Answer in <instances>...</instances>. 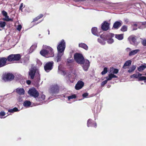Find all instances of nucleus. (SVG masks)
Segmentation results:
<instances>
[{
	"mask_svg": "<svg viewBox=\"0 0 146 146\" xmlns=\"http://www.w3.org/2000/svg\"><path fill=\"white\" fill-rule=\"evenodd\" d=\"M65 47V42L64 40H62L57 46L58 54L55 58V60L57 62H58L61 61V57L64 54Z\"/></svg>",
	"mask_w": 146,
	"mask_h": 146,
	"instance_id": "obj_1",
	"label": "nucleus"
},
{
	"mask_svg": "<svg viewBox=\"0 0 146 146\" xmlns=\"http://www.w3.org/2000/svg\"><path fill=\"white\" fill-rule=\"evenodd\" d=\"M43 49L40 51V54L46 58L53 57L54 56L52 49L50 47L43 45Z\"/></svg>",
	"mask_w": 146,
	"mask_h": 146,
	"instance_id": "obj_2",
	"label": "nucleus"
},
{
	"mask_svg": "<svg viewBox=\"0 0 146 146\" xmlns=\"http://www.w3.org/2000/svg\"><path fill=\"white\" fill-rule=\"evenodd\" d=\"M74 59L76 62L79 64H81L85 60L82 54L76 53L74 56Z\"/></svg>",
	"mask_w": 146,
	"mask_h": 146,
	"instance_id": "obj_3",
	"label": "nucleus"
},
{
	"mask_svg": "<svg viewBox=\"0 0 146 146\" xmlns=\"http://www.w3.org/2000/svg\"><path fill=\"white\" fill-rule=\"evenodd\" d=\"M20 58L21 55L19 54H11L8 57L7 60L9 61L18 60H20Z\"/></svg>",
	"mask_w": 146,
	"mask_h": 146,
	"instance_id": "obj_4",
	"label": "nucleus"
},
{
	"mask_svg": "<svg viewBox=\"0 0 146 146\" xmlns=\"http://www.w3.org/2000/svg\"><path fill=\"white\" fill-rule=\"evenodd\" d=\"M39 70L38 69L35 67L32 68L29 70V75L30 76L31 79H33L35 75V73L38 74L39 75Z\"/></svg>",
	"mask_w": 146,
	"mask_h": 146,
	"instance_id": "obj_5",
	"label": "nucleus"
},
{
	"mask_svg": "<svg viewBox=\"0 0 146 146\" xmlns=\"http://www.w3.org/2000/svg\"><path fill=\"white\" fill-rule=\"evenodd\" d=\"M2 78L5 81H7L13 80L14 78V76L12 74L8 73L3 75Z\"/></svg>",
	"mask_w": 146,
	"mask_h": 146,
	"instance_id": "obj_6",
	"label": "nucleus"
},
{
	"mask_svg": "<svg viewBox=\"0 0 146 146\" xmlns=\"http://www.w3.org/2000/svg\"><path fill=\"white\" fill-rule=\"evenodd\" d=\"M54 64L53 61H51L46 63L44 66V69L46 72H49L51 70Z\"/></svg>",
	"mask_w": 146,
	"mask_h": 146,
	"instance_id": "obj_7",
	"label": "nucleus"
},
{
	"mask_svg": "<svg viewBox=\"0 0 146 146\" xmlns=\"http://www.w3.org/2000/svg\"><path fill=\"white\" fill-rule=\"evenodd\" d=\"M81 64L84 70L85 71H87L90 66L89 61L88 60L85 59Z\"/></svg>",
	"mask_w": 146,
	"mask_h": 146,
	"instance_id": "obj_8",
	"label": "nucleus"
},
{
	"mask_svg": "<svg viewBox=\"0 0 146 146\" xmlns=\"http://www.w3.org/2000/svg\"><path fill=\"white\" fill-rule=\"evenodd\" d=\"M28 93L31 96L35 98L37 97L39 93L37 91L35 88L30 89L28 92Z\"/></svg>",
	"mask_w": 146,
	"mask_h": 146,
	"instance_id": "obj_9",
	"label": "nucleus"
},
{
	"mask_svg": "<svg viewBox=\"0 0 146 146\" xmlns=\"http://www.w3.org/2000/svg\"><path fill=\"white\" fill-rule=\"evenodd\" d=\"M114 34L111 33H108L107 34L105 35L106 40H107V42L109 44H112L114 42L113 40L111 38L113 37Z\"/></svg>",
	"mask_w": 146,
	"mask_h": 146,
	"instance_id": "obj_10",
	"label": "nucleus"
},
{
	"mask_svg": "<svg viewBox=\"0 0 146 146\" xmlns=\"http://www.w3.org/2000/svg\"><path fill=\"white\" fill-rule=\"evenodd\" d=\"M59 91V88L58 86L56 85H54L52 86L51 88L50 92L52 94H56Z\"/></svg>",
	"mask_w": 146,
	"mask_h": 146,
	"instance_id": "obj_11",
	"label": "nucleus"
},
{
	"mask_svg": "<svg viewBox=\"0 0 146 146\" xmlns=\"http://www.w3.org/2000/svg\"><path fill=\"white\" fill-rule=\"evenodd\" d=\"M72 53H70L68 58L67 59V65L70 67L72 66L73 64V58L72 57Z\"/></svg>",
	"mask_w": 146,
	"mask_h": 146,
	"instance_id": "obj_12",
	"label": "nucleus"
},
{
	"mask_svg": "<svg viewBox=\"0 0 146 146\" xmlns=\"http://www.w3.org/2000/svg\"><path fill=\"white\" fill-rule=\"evenodd\" d=\"M106 40L105 35H102L98 39V42L102 45H104L106 44L105 41Z\"/></svg>",
	"mask_w": 146,
	"mask_h": 146,
	"instance_id": "obj_13",
	"label": "nucleus"
},
{
	"mask_svg": "<svg viewBox=\"0 0 146 146\" xmlns=\"http://www.w3.org/2000/svg\"><path fill=\"white\" fill-rule=\"evenodd\" d=\"M84 84V83L82 81H79L75 86V88L76 90H79L83 87Z\"/></svg>",
	"mask_w": 146,
	"mask_h": 146,
	"instance_id": "obj_14",
	"label": "nucleus"
},
{
	"mask_svg": "<svg viewBox=\"0 0 146 146\" xmlns=\"http://www.w3.org/2000/svg\"><path fill=\"white\" fill-rule=\"evenodd\" d=\"M3 15L5 17V18L3 19L4 21H12L13 20L9 18V17L7 15V14L6 12L4 11H3L2 12Z\"/></svg>",
	"mask_w": 146,
	"mask_h": 146,
	"instance_id": "obj_15",
	"label": "nucleus"
},
{
	"mask_svg": "<svg viewBox=\"0 0 146 146\" xmlns=\"http://www.w3.org/2000/svg\"><path fill=\"white\" fill-rule=\"evenodd\" d=\"M7 58H5L2 57L0 58V66L1 67L6 65V63Z\"/></svg>",
	"mask_w": 146,
	"mask_h": 146,
	"instance_id": "obj_16",
	"label": "nucleus"
},
{
	"mask_svg": "<svg viewBox=\"0 0 146 146\" xmlns=\"http://www.w3.org/2000/svg\"><path fill=\"white\" fill-rule=\"evenodd\" d=\"M109 24L107 22L105 21L102 24L101 28L104 31H107L109 28Z\"/></svg>",
	"mask_w": 146,
	"mask_h": 146,
	"instance_id": "obj_17",
	"label": "nucleus"
},
{
	"mask_svg": "<svg viewBox=\"0 0 146 146\" xmlns=\"http://www.w3.org/2000/svg\"><path fill=\"white\" fill-rule=\"evenodd\" d=\"M122 24V22L121 21H116L115 22L113 25V27L115 29H118Z\"/></svg>",
	"mask_w": 146,
	"mask_h": 146,
	"instance_id": "obj_18",
	"label": "nucleus"
},
{
	"mask_svg": "<svg viewBox=\"0 0 146 146\" xmlns=\"http://www.w3.org/2000/svg\"><path fill=\"white\" fill-rule=\"evenodd\" d=\"M137 37L133 35H131L129 36L128 38V40L131 44L132 42L135 43L136 41Z\"/></svg>",
	"mask_w": 146,
	"mask_h": 146,
	"instance_id": "obj_19",
	"label": "nucleus"
},
{
	"mask_svg": "<svg viewBox=\"0 0 146 146\" xmlns=\"http://www.w3.org/2000/svg\"><path fill=\"white\" fill-rule=\"evenodd\" d=\"M16 92L20 95H24L25 94V90L23 88H17L16 90Z\"/></svg>",
	"mask_w": 146,
	"mask_h": 146,
	"instance_id": "obj_20",
	"label": "nucleus"
},
{
	"mask_svg": "<svg viewBox=\"0 0 146 146\" xmlns=\"http://www.w3.org/2000/svg\"><path fill=\"white\" fill-rule=\"evenodd\" d=\"M140 51V50L139 49H136L131 50L129 52V56H132L135 55L137 54Z\"/></svg>",
	"mask_w": 146,
	"mask_h": 146,
	"instance_id": "obj_21",
	"label": "nucleus"
},
{
	"mask_svg": "<svg viewBox=\"0 0 146 146\" xmlns=\"http://www.w3.org/2000/svg\"><path fill=\"white\" fill-rule=\"evenodd\" d=\"M92 32L93 35L97 36H99V34L98 33L97 29L96 27L92 28Z\"/></svg>",
	"mask_w": 146,
	"mask_h": 146,
	"instance_id": "obj_22",
	"label": "nucleus"
},
{
	"mask_svg": "<svg viewBox=\"0 0 146 146\" xmlns=\"http://www.w3.org/2000/svg\"><path fill=\"white\" fill-rule=\"evenodd\" d=\"M58 72L59 74L63 75H64L66 74V72L63 69H62V67L60 66H58Z\"/></svg>",
	"mask_w": 146,
	"mask_h": 146,
	"instance_id": "obj_23",
	"label": "nucleus"
},
{
	"mask_svg": "<svg viewBox=\"0 0 146 146\" xmlns=\"http://www.w3.org/2000/svg\"><path fill=\"white\" fill-rule=\"evenodd\" d=\"M79 47L84 48L85 50H87L88 49V46L85 43H81L79 44Z\"/></svg>",
	"mask_w": 146,
	"mask_h": 146,
	"instance_id": "obj_24",
	"label": "nucleus"
},
{
	"mask_svg": "<svg viewBox=\"0 0 146 146\" xmlns=\"http://www.w3.org/2000/svg\"><path fill=\"white\" fill-rule=\"evenodd\" d=\"M146 68V64H144L143 65H142L140 66L137 68L138 70L140 71H141Z\"/></svg>",
	"mask_w": 146,
	"mask_h": 146,
	"instance_id": "obj_25",
	"label": "nucleus"
},
{
	"mask_svg": "<svg viewBox=\"0 0 146 146\" xmlns=\"http://www.w3.org/2000/svg\"><path fill=\"white\" fill-rule=\"evenodd\" d=\"M115 37L119 40H121L123 38V34H116L115 35Z\"/></svg>",
	"mask_w": 146,
	"mask_h": 146,
	"instance_id": "obj_26",
	"label": "nucleus"
},
{
	"mask_svg": "<svg viewBox=\"0 0 146 146\" xmlns=\"http://www.w3.org/2000/svg\"><path fill=\"white\" fill-rule=\"evenodd\" d=\"M142 75V74H141L139 73H138L137 74H133L131 76V78L133 77L136 78H137L138 80L139 76H141Z\"/></svg>",
	"mask_w": 146,
	"mask_h": 146,
	"instance_id": "obj_27",
	"label": "nucleus"
},
{
	"mask_svg": "<svg viewBox=\"0 0 146 146\" xmlns=\"http://www.w3.org/2000/svg\"><path fill=\"white\" fill-rule=\"evenodd\" d=\"M108 78V80H110L112 79L113 78H117V76L116 75H114L113 74H109L108 76L107 77Z\"/></svg>",
	"mask_w": 146,
	"mask_h": 146,
	"instance_id": "obj_28",
	"label": "nucleus"
},
{
	"mask_svg": "<svg viewBox=\"0 0 146 146\" xmlns=\"http://www.w3.org/2000/svg\"><path fill=\"white\" fill-rule=\"evenodd\" d=\"M131 61L130 60H128L126 61L124 64L123 68L124 69H126V68L125 67L126 66H129L131 64Z\"/></svg>",
	"mask_w": 146,
	"mask_h": 146,
	"instance_id": "obj_29",
	"label": "nucleus"
},
{
	"mask_svg": "<svg viewBox=\"0 0 146 146\" xmlns=\"http://www.w3.org/2000/svg\"><path fill=\"white\" fill-rule=\"evenodd\" d=\"M31 104V102L29 101H26L24 102L23 105L24 106L29 107L30 106Z\"/></svg>",
	"mask_w": 146,
	"mask_h": 146,
	"instance_id": "obj_30",
	"label": "nucleus"
},
{
	"mask_svg": "<svg viewBox=\"0 0 146 146\" xmlns=\"http://www.w3.org/2000/svg\"><path fill=\"white\" fill-rule=\"evenodd\" d=\"M136 66L135 65H133L128 70V72L129 73L131 72H133L136 69Z\"/></svg>",
	"mask_w": 146,
	"mask_h": 146,
	"instance_id": "obj_31",
	"label": "nucleus"
},
{
	"mask_svg": "<svg viewBox=\"0 0 146 146\" xmlns=\"http://www.w3.org/2000/svg\"><path fill=\"white\" fill-rule=\"evenodd\" d=\"M127 27L125 25L123 26L121 29V31L123 32H125L127 31Z\"/></svg>",
	"mask_w": 146,
	"mask_h": 146,
	"instance_id": "obj_32",
	"label": "nucleus"
},
{
	"mask_svg": "<svg viewBox=\"0 0 146 146\" xmlns=\"http://www.w3.org/2000/svg\"><path fill=\"white\" fill-rule=\"evenodd\" d=\"M6 23L4 21H0V27H3L5 26Z\"/></svg>",
	"mask_w": 146,
	"mask_h": 146,
	"instance_id": "obj_33",
	"label": "nucleus"
},
{
	"mask_svg": "<svg viewBox=\"0 0 146 146\" xmlns=\"http://www.w3.org/2000/svg\"><path fill=\"white\" fill-rule=\"evenodd\" d=\"M91 120H92L90 119H89L88 120L87 124V126L88 127L92 126Z\"/></svg>",
	"mask_w": 146,
	"mask_h": 146,
	"instance_id": "obj_34",
	"label": "nucleus"
},
{
	"mask_svg": "<svg viewBox=\"0 0 146 146\" xmlns=\"http://www.w3.org/2000/svg\"><path fill=\"white\" fill-rule=\"evenodd\" d=\"M106 78L107 79L106 80H105L102 82L101 83V85L102 86H104L105 84H106L107 82L109 80H108V78L107 77H106Z\"/></svg>",
	"mask_w": 146,
	"mask_h": 146,
	"instance_id": "obj_35",
	"label": "nucleus"
},
{
	"mask_svg": "<svg viewBox=\"0 0 146 146\" xmlns=\"http://www.w3.org/2000/svg\"><path fill=\"white\" fill-rule=\"evenodd\" d=\"M107 72V68L106 67L104 68V70L101 72V74L102 75H104L106 74Z\"/></svg>",
	"mask_w": 146,
	"mask_h": 146,
	"instance_id": "obj_36",
	"label": "nucleus"
},
{
	"mask_svg": "<svg viewBox=\"0 0 146 146\" xmlns=\"http://www.w3.org/2000/svg\"><path fill=\"white\" fill-rule=\"evenodd\" d=\"M146 80V77L141 76H139L138 81H143V80Z\"/></svg>",
	"mask_w": 146,
	"mask_h": 146,
	"instance_id": "obj_37",
	"label": "nucleus"
},
{
	"mask_svg": "<svg viewBox=\"0 0 146 146\" xmlns=\"http://www.w3.org/2000/svg\"><path fill=\"white\" fill-rule=\"evenodd\" d=\"M43 16V15L42 14H40L39 16H38V17H37L35 19L34 21H37V20H38L39 19H40V18L42 17Z\"/></svg>",
	"mask_w": 146,
	"mask_h": 146,
	"instance_id": "obj_38",
	"label": "nucleus"
},
{
	"mask_svg": "<svg viewBox=\"0 0 146 146\" xmlns=\"http://www.w3.org/2000/svg\"><path fill=\"white\" fill-rule=\"evenodd\" d=\"M45 96L44 94H42L41 95L40 98L41 99L40 100H43L45 99Z\"/></svg>",
	"mask_w": 146,
	"mask_h": 146,
	"instance_id": "obj_39",
	"label": "nucleus"
},
{
	"mask_svg": "<svg viewBox=\"0 0 146 146\" xmlns=\"http://www.w3.org/2000/svg\"><path fill=\"white\" fill-rule=\"evenodd\" d=\"M119 72V70L117 69H114L113 73L114 74H117Z\"/></svg>",
	"mask_w": 146,
	"mask_h": 146,
	"instance_id": "obj_40",
	"label": "nucleus"
},
{
	"mask_svg": "<svg viewBox=\"0 0 146 146\" xmlns=\"http://www.w3.org/2000/svg\"><path fill=\"white\" fill-rule=\"evenodd\" d=\"M137 24H134L133 25V30H136L137 29V28H134L135 27H137Z\"/></svg>",
	"mask_w": 146,
	"mask_h": 146,
	"instance_id": "obj_41",
	"label": "nucleus"
},
{
	"mask_svg": "<svg viewBox=\"0 0 146 146\" xmlns=\"http://www.w3.org/2000/svg\"><path fill=\"white\" fill-rule=\"evenodd\" d=\"M5 115V113L4 111H1L0 112V115L1 116H3Z\"/></svg>",
	"mask_w": 146,
	"mask_h": 146,
	"instance_id": "obj_42",
	"label": "nucleus"
},
{
	"mask_svg": "<svg viewBox=\"0 0 146 146\" xmlns=\"http://www.w3.org/2000/svg\"><path fill=\"white\" fill-rule=\"evenodd\" d=\"M88 93H86L83 94L82 95V96L84 98H86L88 96Z\"/></svg>",
	"mask_w": 146,
	"mask_h": 146,
	"instance_id": "obj_43",
	"label": "nucleus"
},
{
	"mask_svg": "<svg viewBox=\"0 0 146 146\" xmlns=\"http://www.w3.org/2000/svg\"><path fill=\"white\" fill-rule=\"evenodd\" d=\"M21 28H22V27H21V25H18V26L17 28V29L19 31H20L21 30Z\"/></svg>",
	"mask_w": 146,
	"mask_h": 146,
	"instance_id": "obj_44",
	"label": "nucleus"
},
{
	"mask_svg": "<svg viewBox=\"0 0 146 146\" xmlns=\"http://www.w3.org/2000/svg\"><path fill=\"white\" fill-rule=\"evenodd\" d=\"M142 44L144 46H146V40H144L142 42Z\"/></svg>",
	"mask_w": 146,
	"mask_h": 146,
	"instance_id": "obj_45",
	"label": "nucleus"
},
{
	"mask_svg": "<svg viewBox=\"0 0 146 146\" xmlns=\"http://www.w3.org/2000/svg\"><path fill=\"white\" fill-rule=\"evenodd\" d=\"M131 50V49L129 48H127L125 49V51L127 52H130Z\"/></svg>",
	"mask_w": 146,
	"mask_h": 146,
	"instance_id": "obj_46",
	"label": "nucleus"
},
{
	"mask_svg": "<svg viewBox=\"0 0 146 146\" xmlns=\"http://www.w3.org/2000/svg\"><path fill=\"white\" fill-rule=\"evenodd\" d=\"M23 3H21L20 6V8H19L20 10H21V11H22V7H23Z\"/></svg>",
	"mask_w": 146,
	"mask_h": 146,
	"instance_id": "obj_47",
	"label": "nucleus"
},
{
	"mask_svg": "<svg viewBox=\"0 0 146 146\" xmlns=\"http://www.w3.org/2000/svg\"><path fill=\"white\" fill-rule=\"evenodd\" d=\"M68 100H70V99H73V95L68 96Z\"/></svg>",
	"mask_w": 146,
	"mask_h": 146,
	"instance_id": "obj_48",
	"label": "nucleus"
},
{
	"mask_svg": "<svg viewBox=\"0 0 146 146\" xmlns=\"http://www.w3.org/2000/svg\"><path fill=\"white\" fill-rule=\"evenodd\" d=\"M13 112L17 111H18V109L16 108H15L12 109Z\"/></svg>",
	"mask_w": 146,
	"mask_h": 146,
	"instance_id": "obj_49",
	"label": "nucleus"
},
{
	"mask_svg": "<svg viewBox=\"0 0 146 146\" xmlns=\"http://www.w3.org/2000/svg\"><path fill=\"white\" fill-rule=\"evenodd\" d=\"M36 45H32L30 48V49H32L34 48H36Z\"/></svg>",
	"mask_w": 146,
	"mask_h": 146,
	"instance_id": "obj_50",
	"label": "nucleus"
},
{
	"mask_svg": "<svg viewBox=\"0 0 146 146\" xmlns=\"http://www.w3.org/2000/svg\"><path fill=\"white\" fill-rule=\"evenodd\" d=\"M125 22L126 23H127L129 22V20L128 19H125L124 20Z\"/></svg>",
	"mask_w": 146,
	"mask_h": 146,
	"instance_id": "obj_51",
	"label": "nucleus"
},
{
	"mask_svg": "<svg viewBox=\"0 0 146 146\" xmlns=\"http://www.w3.org/2000/svg\"><path fill=\"white\" fill-rule=\"evenodd\" d=\"M8 112H13V110L12 109H11L8 110Z\"/></svg>",
	"mask_w": 146,
	"mask_h": 146,
	"instance_id": "obj_52",
	"label": "nucleus"
},
{
	"mask_svg": "<svg viewBox=\"0 0 146 146\" xmlns=\"http://www.w3.org/2000/svg\"><path fill=\"white\" fill-rule=\"evenodd\" d=\"M31 82L30 81V80H28L27 81V84H28L29 85L30 84H31Z\"/></svg>",
	"mask_w": 146,
	"mask_h": 146,
	"instance_id": "obj_53",
	"label": "nucleus"
},
{
	"mask_svg": "<svg viewBox=\"0 0 146 146\" xmlns=\"http://www.w3.org/2000/svg\"><path fill=\"white\" fill-rule=\"evenodd\" d=\"M84 0H74L75 1H84Z\"/></svg>",
	"mask_w": 146,
	"mask_h": 146,
	"instance_id": "obj_54",
	"label": "nucleus"
},
{
	"mask_svg": "<svg viewBox=\"0 0 146 146\" xmlns=\"http://www.w3.org/2000/svg\"><path fill=\"white\" fill-rule=\"evenodd\" d=\"M76 98V96L75 94H74V98Z\"/></svg>",
	"mask_w": 146,
	"mask_h": 146,
	"instance_id": "obj_55",
	"label": "nucleus"
},
{
	"mask_svg": "<svg viewBox=\"0 0 146 146\" xmlns=\"http://www.w3.org/2000/svg\"><path fill=\"white\" fill-rule=\"evenodd\" d=\"M94 126L96 127L97 126V124L96 123H95Z\"/></svg>",
	"mask_w": 146,
	"mask_h": 146,
	"instance_id": "obj_56",
	"label": "nucleus"
},
{
	"mask_svg": "<svg viewBox=\"0 0 146 146\" xmlns=\"http://www.w3.org/2000/svg\"><path fill=\"white\" fill-rule=\"evenodd\" d=\"M48 35H49V34H50V32H49V30H48Z\"/></svg>",
	"mask_w": 146,
	"mask_h": 146,
	"instance_id": "obj_57",
	"label": "nucleus"
},
{
	"mask_svg": "<svg viewBox=\"0 0 146 146\" xmlns=\"http://www.w3.org/2000/svg\"><path fill=\"white\" fill-rule=\"evenodd\" d=\"M145 75H146V74H145Z\"/></svg>",
	"mask_w": 146,
	"mask_h": 146,
	"instance_id": "obj_58",
	"label": "nucleus"
},
{
	"mask_svg": "<svg viewBox=\"0 0 146 146\" xmlns=\"http://www.w3.org/2000/svg\"><path fill=\"white\" fill-rule=\"evenodd\" d=\"M1 67L0 66V68Z\"/></svg>",
	"mask_w": 146,
	"mask_h": 146,
	"instance_id": "obj_59",
	"label": "nucleus"
},
{
	"mask_svg": "<svg viewBox=\"0 0 146 146\" xmlns=\"http://www.w3.org/2000/svg\"><path fill=\"white\" fill-rule=\"evenodd\" d=\"M145 23H146V22Z\"/></svg>",
	"mask_w": 146,
	"mask_h": 146,
	"instance_id": "obj_60",
	"label": "nucleus"
}]
</instances>
